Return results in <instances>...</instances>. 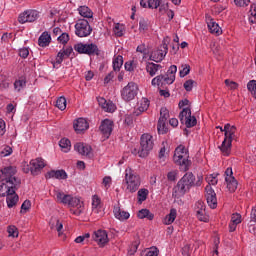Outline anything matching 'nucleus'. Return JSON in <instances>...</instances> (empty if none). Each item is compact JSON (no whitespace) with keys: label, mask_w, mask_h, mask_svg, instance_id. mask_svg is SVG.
Returning a JSON list of instances; mask_svg holds the SVG:
<instances>
[{"label":"nucleus","mask_w":256,"mask_h":256,"mask_svg":"<svg viewBox=\"0 0 256 256\" xmlns=\"http://www.w3.org/2000/svg\"><path fill=\"white\" fill-rule=\"evenodd\" d=\"M1 172L0 191L2 193H17L19 187H21V179L15 177L17 168L8 166L2 169Z\"/></svg>","instance_id":"1"},{"label":"nucleus","mask_w":256,"mask_h":256,"mask_svg":"<svg viewBox=\"0 0 256 256\" xmlns=\"http://www.w3.org/2000/svg\"><path fill=\"white\" fill-rule=\"evenodd\" d=\"M56 201L58 203H63V205H68V207H71L70 213H72V215H76L77 217H79V215H82V213H84L85 211V203L81 201L80 198L74 197L71 194L57 193Z\"/></svg>","instance_id":"2"},{"label":"nucleus","mask_w":256,"mask_h":256,"mask_svg":"<svg viewBox=\"0 0 256 256\" xmlns=\"http://www.w3.org/2000/svg\"><path fill=\"white\" fill-rule=\"evenodd\" d=\"M173 161L176 165H179L182 171H189V167H191V160H189V151L185 149V146L179 145L175 149Z\"/></svg>","instance_id":"3"},{"label":"nucleus","mask_w":256,"mask_h":256,"mask_svg":"<svg viewBox=\"0 0 256 256\" xmlns=\"http://www.w3.org/2000/svg\"><path fill=\"white\" fill-rule=\"evenodd\" d=\"M224 141L222 142V145L220 146V151L223 153V155L228 156L231 153V145L233 143V139L237 137L235 133H237V127L231 126V124H225L224 126Z\"/></svg>","instance_id":"4"},{"label":"nucleus","mask_w":256,"mask_h":256,"mask_svg":"<svg viewBox=\"0 0 256 256\" xmlns=\"http://www.w3.org/2000/svg\"><path fill=\"white\" fill-rule=\"evenodd\" d=\"M125 183L127 185L126 191H130V193H135V191H137L141 185V178L135 173V171H133V169L126 168Z\"/></svg>","instance_id":"5"},{"label":"nucleus","mask_w":256,"mask_h":256,"mask_svg":"<svg viewBox=\"0 0 256 256\" xmlns=\"http://www.w3.org/2000/svg\"><path fill=\"white\" fill-rule=\"evenodd\" d=\"M153 147H155L153 136L151 134H143L140 138V157H147L153 151Z\"/></svg>","instance_id":"6"},{"label":"nucleus","mask_w":256,"mask_h":256,"mask_svg":"<svg viewBox=\"0 0 256 256\" xmlns=\"http://www.w3.org/2000/svg\"><path fill=\"white\" fill-rule=\"evenodd\" d=\"M195 183V175L193 173L189 172L186 173L181 180L177 183V191L180 193H187L189 189L194 185Z\"/></svg>","instance_id":"7"},{"label":"nucleus","mask_w":256,"mask_h":256,"mask_svg":"<svg viewBox=\"0 0 256 256\" xmlns=\"http://www.w3.org/2000/svg\"><path fill=\"white\" fill-rule=\"evenodd\" d=\"M93 33V28L86 19H79L75 24V34L77 37H89Z\"/></svg>","instance_id":"8"},{"label":"nucleus","mask_w":256,"mask_h":256,"mask_svg":"<svg viewBox=\"0 0 256 256\" xmlns=\"http://www.w3.org/2000/svg\"><path fill=\"white\" fill-rule=\"evenodd\" d=\"M139 87L135 82H129L122 90L121 97L123 101H133L137 97Z\"/></svg>","instance_id":"9"},{"label":"nucleus","mask_w":256,"mask_h":256,"mask_svg":"<svg viewBox=\"0 0 256 256\" xmlns=\"http://www.w3.org/2000/svg\"><path fill=\"white\" fill-rule=\"evenodd\" d=\"M74 50L77 51V53L84 54V55H99V47H97L96 44H83L78 43L74 46Z\"/></svg>","instance_id":"10"},{"label":"nucleus","mask_w":256,"mask_h":256,"mask_svg":"<svg viewBox=\"0 0 256 256\" xmlns=\"http://www.w3.org/2000/svg\"><path fill=\"white\" fill-rule=\"evenodd\" d=\"M179 120L182 124L185 123L188 129L197 125V118L191 116V108H184L179 114Z\"/></svg>","instance_id":"11"},{"label":"nucleus","mask_w":256,"mask_h":256,"mask_svg":"<svg viewBox=\"0 0 256 256\" xmlns=\"http://www.w3.org/2000/svg\"><path fill=\"white\" fill-rule=\"evenodd\" d=\"M167 119H169V110L163 107L160 109V118L157 125L159 135L167 133Z\"/></svg>","instance_id":"12"},{"label":"nucleus","mask_w":256,"mask_h":256,"mask_svg":"<svg viewBox=\"0 0 256 256\" xmlns=\"http://www.w3.org/2000/svg\"><path fill=\"white\" fill-rule=\"evenodd\" d=\"M225 175V181L228 191H230V193H235L237 191V187L239 184L235 177L233 176V169L227 168L225 171Z\"/></svg>","instance_id":"13"},{"label":"nucleus","mask_w":256,"mask_h":256,"mask_svg":"<svg viewBox=\"0 0 256 256\" xmlns=\"http://www.w3.org/2000/svg\"><path fill=\"white\" fill-rule=\"evenodd\" d=\"M167 51H169L167 44H163L157 50L152 51L150 55V61H155V63H161V61L165 59V56L167 55Z\"/></svg>","instance_id":"14"},{"label":"nucleus","mask_w":256,"mask_h":256,"mask_svg":"<svg viewBox=\"0 0 256 256\" xmlns=\"http://www.w3.org/2000/svg\"><path fill=\"white\" fill-rule=\"evenodd\" d=\"M39 19V11L37 10H27L20 14L18 21L19 23H33Z\"/></svg>","instance_id":"15"},{"label":"nucleus","mask_w":256,"mask_h":256,"mask_svg":"<svg viewBox=\"0 0 256 256\" xmlns=\"http://www.w3.org/2000/svg\"><path fill=\"white\" fill-rule=\"evenodd\" d=\"M45 160L43 158H36L30 161V171L32 175H39L45 167Z\"/></svg>","instance_id":"16"},{"label":"nucleus","mask_w":256,"mask_h":256,"mask_svg":"<svg viewBox=\"0 0 256 256\" xmlns=\"http://www.w3.org/2000/svg\"><path fill=\"white\" fill-rule=\"evenodd\" d=\"M92 238L94 241H96V243H98V245H100V247H103L105 243L109 242V237L107 236V231L105 230H98L94 232Z\"/></svg>","instance_id":"17"},{"label":"nucleus","mask_w":256,"mask_h":256,"mask_svg":"<svg viewBox=\"0 0 256 256\" xmlns=\"http://www.w3.org/2000/svg\"><path fill=\"white\" fill-rule=\"evenodd\" d=\"M100 131L104 137H107L109 139L111 133H113V121L109 119H105L102 121L100 125Z\"/></svg>","instance_id":"18"},{"label":"nucleus","mask_w":256,"mask_h":256,"mask_svg":"<svg viewBox=\"0 0 256 256\" xmlns=\"http://www.w3.org/2000/svg\"><path fill=\"white\" fill-rule=\"evenodd\" d=\"M74 149L77 151V153H79V155H83L84 157H91L92 148L87 144L76 143L74 145Z\"/></svg>","instance_id":"19"},{"label":"nucleus","mask_w":256,"mask_h":256,"mask_svg":"<svg viewBox=\"0 0 256 256\" xmlns=\"http://www.w3.org/2000/svg\"><path fill=\"white\" fill-rule=\"evenodd\" d=\"M73 127L76 133H83V131H87V129H89V123L87 120H85V118H78L74 122Z\"/></svg>","instance_id":"20"},{"label":"nucleus","mask_w":256,"mask_h":256,"mask_svg":"<svg viewBox=\"0 0 256 256\" xmlns=\"http://www.w3.org/2000/svg\"><path fill=\"white\" fill-rule=\"evenodd\" d=\"M217 177H219V174L217 173L210 174L206 177L208 185L206 186L205 190L207 191V193H209V191L210 193H215V190L211 188V185H217V183L219 182V179H217Z\"/></svg>","instance_id":"21"},{"label":"nucleus","mask_w":256,"mask_h":256,"mask_svg":"<svg viewBox=\"0 0 256 256\" xmlns=\"http://www.w3.org/2000/svg\"><path fill=\"white\" fill-rule=\"evenodd\" d=\"M113 213H114L115 218L118 219V221H127V219H129V217H131L129 212L121 210V207H119V206L114 207Z\"/></svg>","instance_id":"22"},{"label":"nucleus","mask_w":256,"mask_h":256,"mask_svg":"<svg viewBox=\"0 0 256 256\" xmlns=\"http://www.w3.org/2000/svg\"><path fill=\"white\" fill-rule=\"evenodd\" d=\"M175 73H177V66L176 65L170 66L167 71V77L164 78V82L167 85H172V83H175Z\"/></svg>","instance_id":"23"},{"label":"nucleus","mask_w":256,"mask_h":256,"mask_svg":"<svg viewBox=\"0 0 256 256\" xmlns=\"http://www.w3.org/2000/svg\"><path fill=\"white\" fill-rule=\"evenodd\" d=\"M67 172L65 170H51L47 173L46 179H66Z\"/></svg>","instance_id":"24"},{"label":"nucleus","mask_w":256,"mask_h":256,"mask_svg":"<svg viewBox=\"0 0 256 256\" xmlns=\"http://www.w3.org/2000/svg\"><path fill=\"white\" fill-rule=\"evenodd\" d=\"M207 25L210 33H213L214 35H221V33H223V30H221L219 24H217L213 19L208 18Z\"/></svg>","instance_id":"25"},{"label":"nucleus","mask_w":256,"mask_h":256,"mask_svg":"<svg viewBox=\"0 0 256 256\" xmlns=\"http://www.w3.org/2000/svg\"><path fill=\"white\" fill-rule=\"evenodd\" d=\"M6 203L8 209H13V207L19 203V195H17V193H8L6 195Z\"/></svg>","instance_id":"26"},{"label":"nucleus","mask_w":256,"mask_h":256,"mask_svg":"<svg viewBox=\"0 0 256 256\" xmlns=\"http://www.w3.org/2000/svg\"><path fill=\"white\" fill-rule=\"evenodd\" d=\"M140 5L144 9H157L161 5V0H141Z\"/></svg>","instance_id":"27"},{"label":"nucleus","mask_w":256,"mask_h":256,"mask_svg":"<svg viewBox=\"0 0 256 256\" xmlns=\"http://www.w3.org/2000/svg\"><path fill=\"white\" fill-rule=\"evenodd\" d=\"M159 69H162V66L160 64H155L153 62H148L146 64V72L150 75V77H155Z\"/></svg>","instance_id":"28"},{"label":"nucleus","mask_w":256,"mask_h":256,"mask_svg":"<svg viewBox=\"0 0 256 256\" xmlns=\"http://www.w3.org/2000/svg\"><path fill=\"white\" fill-rule=\"evenodd\" d=\"M138 219H148V221H153L155 219V214L147 208L141 209L137 213Z\"/></svg>","instance_id":"29"},{"label":"nucleus","mask_w":256,"mask_h":256,"mask_svg":"<svg viewBox=\"0 0 256 256\" xmlns=\"http://www.w3.org/2000/svg\"><path fill=\"white\" fill-rule=\"evenodd\" d=\"M50 227L51 229H56L58 231L59 237H61L63 231V222H61L58 218H52L50 221Z\"/></svg>","instance_id":"30"},{"label":"nucleus","mask_w":256,"mask_h":256,"mask_svg":"<svg viewBox=\"0 0 256 256\" xmlns=\"http://www.w3.org/2000/svg\"><path fill=\"white\" fill-rule=\"evenodd\" d=\"M149 99L142 98L140 101V105L138 106L137 111L134 112V115L139 116V114L144 113V111H147L149 109Z\"/></svg>","instance_id":"31"},{"label":"nucleus","mask_w":256,"mask_h":256,"mask_svg":"<svg viewBox=\"0 0 256 256\" xmlns=\"http://www.w3.org/2000/svg\"><path fill=\"white\" fill-rule=\"evenodd\" d=\"M205 197L209 207H211V209H217V194L207 193Z\"/></svg>","instance_id":"32"},{"label":"nucleus","mask_w":256,"mask_h":256,"mask_svg":"<svg viewBox=\"0 0 256 256\" xmlns=\"http://www.w3.org/2000/svg\"><path fill=\"white\" fill-rule=\"evenodd\" d=\"M49 43H51V35H49L47 32H43L38 39V45L40 47H47Z\"/></svg>","instance_id":"33"},{"label":"nucleus","mask_w":256,"mask_h":256,"mask_svg":"<svg viewBox=\"0 0 256 256\" xmlns=\"http://www.w3.org/2000/svg\"><path fill=\"white\" fill-rule=\"evenodd\" d=\"M175 219H177V210L172 208L170 210V213L168 215H166V217L164 218V225H171L172 223L175 222Z\"/></svg>","instance_id":"34"},{"label":"nucleus","mask_w":256,"mask_h":256,"mask_svg":"<svg viewBox=\"0 0 256 256\" xmlns=\"http://www.w3.org/2000/svg\"><path fill=\"white\" fill-rule=\"evenodd\" d=\"M78 13L79 15H81V17H84L86 19L93 18V11H91L90 8L87 6H80L78 8Z\"/></svg>","instance_id":"35"},{"label":"nucleus","mask_w":256,"mask_h":256,"mask_svg":"<svg viewBox=\"0 0 256 256\" xmlns=\"http://www.w3.org/2000/svg\"><path fill=\"white\" fill-rule=\"evenodd\" d=\"M99 209H101V197H99L97 194H94L92 196V211L99 213Z\"/></svg>","instance_id":"36"},{"label":"nucleus","mask_w":256,"mask_h":256,"mask_svg":"<svg viewBox=\"0 0 256 256\" xmlns=\"http://www.w3.org/2000/svg\"><path fill=\"white\" fill-rule=\"evenodd\" d=\"M59 146L64 153H69V151H71V141L67 138H62L59 142Z\"/></svg>","instance_id":"37"},{"label":"nucleus","mask_w":256,"mask_h":256,"mask_svg":"<svg viewBox=\"0 0 256 256\" xmlns=\"http://www.w3.org/2000/svg\"><path fill=\"white\" fill-rule=\"evenodd\" d=\"M64 59H68L67 55L63 52V50H60L56 56V60L53 62V67H59L63 63Z\"/></svg>","instance_id":"38"},{"label":"nucleus","mask_w":256,"mask_h":256,"mask_svg":"<svg viewBox=\"0 0 256 256\" xmlns=\"http://www.w3.org/2000/svg\"><path fill=\"white\" fill-rule=\"evenodd\" d=\"M121 67H123V56L118 55L113 60V69L114 71H121Z\"/></svg>","instance_id":"39"},{"label":"nucleus","mask_w":256,"mask_h":256,"mask_svg":"<svg viewBox=\"0 0 256 256\" xmlns=\"http://www.w3.org/2000/svg\"><path fill=\"white\" fill-rule=\"evenodd\" d=\"M157 255H159V249H157V247H151L142 251L140 256H157Z\"/></svg>","instance_id":"40"},{"label":"nucleus","mask_w":256,"mask_h":256,"mask_svg":"<svg viewBox=\"0 0 256 256\" xmlns=\"http://www.w3.org/2000/svg\"><path fill=\"white\" fill-rule=\"evenodd\" d=\"M25 87H27V80H25V78H21L14 82V89L16 91H21L22 89H25Z\"/></svg>","instance_id":"41"},{"label":"nucleus","mask_w":256,"mask_h":256,"mask_svg":"<svg viewBox=\"0 0 256 256\" xmlns=\"http://www.w3.org/2000/svg\"><path fill=\"white\" fill-rule=\"evenodd\" d=\"M56 107L60 109V111H65L67 109V99L64 96H61L56 101Z\"/></svg>","instance_id":"42"},{"label":"nucleus","mask_w":256,"mask_h":256,"mask_svg":"<svg viewBox=\"0 0 256 256\" xmlns=\"http://www.w3.org/2000/svg\"><path fill=\"white\" fill-rule=\"evenodd\" d=\"M249 21L256 23V3L252 4L249 11Z\"/></svg>","instance_id":"43"},{"label":"nucleus","mask_w":256,"mask_h":256,"mask_svg":"<svg viewBox=\"0 0 256 256\" xmlns=\"http://www.w3.org/2000/svg\"><path fill=\"white\" fill-rule=\"evenodd\" d=\"M247 89L250 91L251 95L256 99V80H251L247 84Z\"/></svg>","instance_id":"44"},{"label":"nucleus","mask_w":256,"mask_h":256,"mask_svg":"<svg viewBox=\"0 0 256 256\" xmlns=\"http://www.w3.org/2000/svg\"><path fill=\"white\" fill-rule=\"evenodd\" d=\"M191 72V66L189 64H182L180 69V77H186Z\"/></svg>","instance_id":"45"},{"label":"nucleus","mask_w":256,"mask_h":256,"mask_svg":"<svg viewBox=\"0 0 256 256\" xmlns=\"http://www.w3.org/2000/svg\"><path fill=\"white\" fill-rule=\"evenodd\" d=\"M196 217L199 221H203L204 223H208L209 221V215H207L206 210L196 213Z\"/></svg>","instance_id":"46"},{"label":"nucleus","mask_w":256,"mask_h":256,"mask_svg":"<svg viewBox=\"0 0 256 256\" xmlns=\"http://www.w3.org/2000/svg\"><path fill=\"white\" fill-rule=\"evenodd\" d=\"M203 211H206V206H205V202L199 200L196 202L195 204V212L196 213H201Z\"/></svg>","instance_id":"47"},{"label":"nucleus","mask_w":256,"mask_h":256,"mask_svg":"<svg viewBox=\"0 0 256 256\" xmlns=\"http://www.w3.org/2000/svg\"><path fill=\"white\" fill-rule=\"evenodd\" d=\"M149 29V20H146L145 18L140 19L139 21V30L140 31H147Z\"/></svg>","instance_id":"48"},{"label":"nucleus","mask_w":256,"mask_h":256,"mask_svg":"<svg viewBox=\"0 0 256 256\" xmlns=\"http://www.w3.org/2000/svg\"><path fill=\"white\" fill-rule=\"evenodd\" d=\"M113 31L116 37H123V25L115 24Z\"/></svg>","instance_id":"49"},{"label":"nucleus","mask_w":256,"mask_h":256,"mask_svg":"<svg viewBox=\"0 0 256 256\" xmlns=\"http://www.w3.org/2000/svg\"><path fill=\"white\" fill-rule=\"evenodd\" d=\"M225 85L228 87L231 91H235L239 87V84L235 81H231L229 79L225 80Z\"/></svg>","instance_id":"50"},{"label":"nucleus","mask_w":256,"mask_h":256,"mask_svg":"<svg viewBox=\"0 0 256 256\" xmlns=\"http://www.w3.org/2000/svg\"><path fill=\"white\" fill-rule=\"evenodd\" d=\"M138 248H139V241H134L128 250V255H135V253H137Z\"/></svg>","instance_id":"51"},{"label":"nucleus","mask_w":256,"mask_h":256,"mask_svg":"<svg viewBox=\"0 0 256 256\" xmlns=\"http://www.w3.org/2000/svg\"><path fill=\"white\" fill-rule=\"evenodd\" d=\"M112 183H113V180H112L111 176H106L103 178L102 185H103L104 189H109V187H111Z\"/></svg>","instance_id":"52"},{"label":"nucleus","mask_w":256,"mask_h":256,"mask_svg":"<svg viewBox=\"0 0 256 256\" xmlns=\"http://www.w3.org/2000/svg\"><path fill=\"white\" fill-rule=\"evenodd\" d=\"M59 43H62V45H65L69 42V34L62 33L58 36Z\"/></svg>","instance_id":"53"},{"label":"nucleus","mask_w":256,"mask_h":256,"mask_svg":"<svg viewBox=\"0 0 256 256\" xmlns=\"http://www.w3.org/2000/svg\"><path fill=\"white\" fill-rule=\"evenodd\" d=\"M161 81H165L164 75H158V76L154 77L151 81V85H153V87H155L156 85H159L161 83Z\"/></svg>","instance_id":"54"},{"label":"nucleus","mask_w":256,"mask_h":256,"mask_svg":"<svg viewBox=\"0 0 256 256\" xmlns=\"http://www.w3.org/2000/svg\"><path fill=\"white\" fill-rule=\"evenodd\" d=\"M8 233L10 237H19V232L17 231V227L9 226Z\"/></svg>","instance_id":"55"},{"label":"nucleus","mask_w":256,"mask_h":256,"mask_svg":"<svg viewBox=\"0 0 256 256\" xmlns=\"http://www.w3.org/2000/svg\"><path fill=\"white\" fill-rule=\"evenodd\" d=\"M234 3L237 7H247L251 0H234Z\"/></svg>","instance_id":"56"},{"label":"nucleus","mask_w":256,"mask_h":256,"mask_svg":"<svg viewBox=\"0 0 256 256\" xmlns=\"http://www.w3.org/2000/svg\"><path fill=\"white\" fill-rule=\"evenodd\" d=\"M29 209H31V201L25 200L21 206V213H23V211L27 213Z\"/></svg>","instance_id":"57"},{"label":"nucleus","mask_w":256,"mask_h":256,"mask_svg":"<svg viewBox=\"0 0 256 256\" xmlns=\"http://www.w3.org/2000/svg\"><path fill=\"white\" fill-rule=\"evenodd\" d=\"M89 237H91V234L86 233L83 234L82 236H78L74 241L75 243H83L86 241V239H89Z\"/></svg>","instance_id":"58"},{"label":"nucleus","mask_w":256,"mask_h":256,"mask_svg":"<svg viewBox=\"0 0 256 256\" xmlns=\"http://www.w3.org/2000/svg\"><path fill=\"white\" fill-rule=\"evenodd\" d=\"M193 85H195V81L193 80H187L185 83H184V89L186 91H193Z\"/></svg>","instance_id":"59"},{"label":"nucleus","mask_w":256,"mask_h":256,"mask_svg":"<svg viewBox=\"0 0 256 256\" xmlns=\"http://www.w3.org/2000/svg\"><path fill=\"white\" fill-rule=\"evenodd\" d=\"M231 222L235 223L236 225H239V223H241V214L239 213L232 214Z\"/></svg>","instance_id":"60"},{"label":"nucleus","mask_w":256,"mask_h":256,"mask_svg":"<svg viewBox=\"0 0 256 256\" xmlns=\"http://www.w3.org/2000/svg\"><path fill=\"white\" fill-rule=\"evenodd\" d=\"M182 255L183 256H191V244H186L182 248Z\"/></svg>","instance_id":"61"},{"label":"nucleus","mask_w":256,"mask_h":256,"mask_svg":"<svg viewBox=\"0 0 256 256\" xmlns=\"http://www.w3.org/2000/svg\"><path fill=\"white\" fill-rule=\"evenodd\" d=\"M104 111L107 113H113V111H115V104L112 102H107L106 106L104 107Z\"/></svg>","instance_id":"62"},{"label":"nucleus","mask_w":256,"mask_h":256,"mask_svg":"<svg viewBox=\"0 0 256 256\" xmlns=\"http://www.w3.org/2000/svg\"><path fill=\"white\" fill-rule=\"evenodd\" d=\"M19 56L22 57V59H27V57H29V49L28 48H21L19 50Z\"/></svg>","instance_id":"63"},{"label":"nucleus","mask_w":256,"mask_h":256,"mask_svg":"<svg viewBox=\"0 0 256 256\" xmlns=\"http://www.w3.org/2000/svg\"><path fill=\"white\" fill-rule=\"evenodd\" d=\"M147 193H138V203L141 205L143 201H147Z\"/></svg>","instance_id":"64"}]
</instances>
